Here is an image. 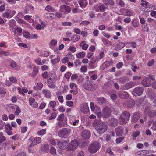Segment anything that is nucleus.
Masks as SVG:
<instances>
[{
    "instance_id": "e2e57ef3",
    "label": "nucleus",
    "mask_w": 156,
    "mask_h": 156,
    "mask_svg": "<svg viewBox=\"0 0 156 156\" xmlns=\"http://www.w3.org/2000/svg\"><path fill=\"white\" fill-rule=\"evenodd\" d=\"M45 26V25H44V26H41V25L38 24L36 26V28L38 30H41L42 28L43 29Z\"/></svg>"
},
{
    "instance_id": "2eb2a0df",
    "label": "nucleus",
    "mask_w": 156,
    "mask_h": 156,
    "mask_svg": "<svg viewBox=\"0 0 156 156\" xmlns=\"http://www.w3.org/2000/svg\"><path fill=\"white\" fill-rule=\"evenodd\" d=\"M141 83L143 86L148 87L151 85V81L149 78L147 77L145 78L142 80Z\"/></svg>"
},
{
    "instance_id": "c03bdc74",
    "label": "nucleus",
    "mask_w": 156,
    "mask_h": 156,
    "mask_svg": "<svg viewBox=\"0 0 156 156\" xmlns=\"http://www.w3.org/2000/svg\"><path fill=\"white\" fill-rule=\"evenodd\" d=\"M10 64L11 67L15 69H16L17 67V65L16 62L13 61L10 62Z\"/></svg>"
},
{
    "instance_id": "ddd939ff",
    "label": "nucleus",
    "mask_w": 156,
    "mask_h": 156,
    "mask_svg": "<svg viewBox=\"0 0 156 156\" xmlns=\"http://www.w3.org/2000/svg\"><path fill=\"white\" fill-rule=\"evenodd\" d=\"M55 73L54 71H51L48 74V78L49 79L47 81L48 84H50L51 82L54 81L55 77Z\"/></svg>"
},
{
    "instance_id": "09e8293b",
    "label": "nucleus",
    "mask_w": 156,
    "mask_h": 156,
    "mask_svg": "<svg viewBox=\"0 0 156 156\" xmlns=\"http://www.w3.org/2000/svg\"><path fill=\"white\" fill-rule=\"evenodd\" d=\"M46 133V130L42 129L40 131L37 132V134L39 135H42L45 134Z\"/></svg>"
},
{
    "instance_id": "a18cd8bd",
    "label": "nucleus",
    "mask_w": 156,
    "mask_h": 156,
    "mask_svg": "<svg viewBox=\"0 0 156 156\" xmlns=\"http://www.w3.org/2000/svg\"><path fill=\"white\" fill-rule=\"evenodd\" d=\"M151 6V5H150L148 2V4H147V6H145V7H144V11L145 12L150 11V9Z\"/></svg>"
},
{
    "instance_id": "69168bd1",
    "label": "nucleus",
    "mask_w": 156,
    "mask_h": 156,
    "mask_svg": "<svg viewBox=\"0 0 156 156\" xmlns=\"http://www.w3.org/2000/svg\"><path fill=\"white\" fill-rule=\"evenodd\" d=\"M123 66V63L122 62H119L116 64V67L118 69L121 68Z\"/></svg>"
},
{
    "instance_id": "49530a36",
    "label": "nucleus",
    "mask_w": 156,
    "mask_h": 156,
    "mask_svg": "<svg viewBox=\"0 0 156 156\" xmlns=\"http://www.w3.org/2000/svg\"><path fill=\"white\" fill-rule=\"evenodd\" d=\"M9 81L13 83H16L17 81L16 78L13 76H12L11 77H10L9 78Z\"/></svg>"
},
{
    "instance_id": "7c9ffc66",
    "label": "nucleus",
    "mask_w": 156,
    "mask_h": 156,
    "mask_svg": "<svg viewBox=\"0 0 156 156\" xmlns=\"http://www.w3.org/2000/svg\"><path fill=\"white\" fill-rule=\"evenodd\" d=\"M102 40L105 45L109 46L112 44V43L110 41L105 38H102Z\"/></svg>"
},
{
    "instance_id": "b1692460",
    "label": "nucleus",
    "mask_w": 156,
    "mask_h": 156,
    "mask_svg": "<svg viewBox=\"0 0 156 156\" xmlns=\"http://www.w3.org/2000/svg\"><path fill=\"white\" fill-rule=\"evenodd\" d=\"M41 141V138L40 137L36 138L33 140L30 145V146H34L35 145L38 144Z\"/></svg>"
},
{
    "instance_id": "cd10ccee",
    "label": "nucleus",
    "mask_w": 156,
    "mask_h": 156,
    "mask_svg": "<svg viewBox=\"0 0 156 156\" xmlns=\"http://www.w3.org/2000/svg\"><path fill=\"white\" fill-rule=\"evenodd\" d=\"M125 44L122 42H119V43L117 44L116 48V49L119 50L123 48L125 46Z\"/></svg>"
},
{
    "instance_id": "37998d69",
    "label": "nucleus",
    "mask_w": 156,
    "mask_h": 156,
    "mask_svg": "<svg viewBox=\"0 0 156 156\" xmlns=\"http://www.w3.org/2000/svg\"><path fill=\"white\" fill-rule=\"evenodd\" d=\"M5 130H12V128L11 126L10 125L9 123H7L5 125Z\"/></svg>"
},
{
    "instance_id": "c9c22d12",
    "label": "nucleus",
    "mask_w": 156,
    "mask_h": 156,
    "mask_svg": "<svg viewBox=\"0 0 156 156\" xmlns=\"http://www.w3.org/2000/svg\"><path fill=\"white\" fill-rule=\"evenodd\" d=\"M3 146L5 148L9 149L11 147V144L9 141L6 142L3 144Z\"/></svg>"
},
{
    "instance_id": "864d4df0",
    "label": "nucleus",
    "mask_w": 156,
    "mask_h": 156,
    "mask_svg": "<svg viewBox=\"0 0 156 156\" xmlns=\"http://www.w3.org/2000/svg\"><path fill=\"white\" fill-rule=\"evenodd\" d=\"M43 84L41 82H39L37 83V87L39 90H41L43 87Z\"/></svg>"
},
{
    "instance_id": "58836bf2",
    "label": "nucleus",
    "mask_w": 156,
    "mask_h": 156,
    "mask_svg": "<svg viewBox=\"0 0 156 156\" xmlns=\"http://www.w3.org/2000/svg\"><path fill=\"white\" fill-rule=\"evenodd\" d=\"M60 58L59 56H57V58L51 60V62L53 64L55 65L57 63L59 62L60 61Z\"/></svg>"
},
{
    "instance_id": "423d86ee",
    "label": "nucleus",
    "mask_w": 156,
    "mask_h": 156,
    "mask_svg": "<svg viewBox=\"0 0 156 156\" xmlns=\"http://www.w3.org/2000/svg\"><path fill=\"white\" fill-rule=\"evenodd\" d=\"M69 143L67 141L62 140L58 141L57 145L59 148L62 149H65L69 147Z\"/></svg>"
},
{
    "instance_id": "4d7b16f0",
    "label": "nucleus",
    "mask_w": 156,
    "mask_h": 156,
    "mask_svg": "<svg viewBox=\"0 0 156 156\" xmlns=\"http://www.w3.org/2000/svg\"><path fill=\"white\" fill-rule=\"evenodd\" d=\"M140 132L139 131H137L135 132L133 134V140H135L136 138L139 135Z\"/></svg>"
},
{
    "instance_id": "13d9d810",
    "label": "nucleus",
    "mask_w": 156,
    "mask_h": 156,
    "mask_svg": "<svg viewBox=\"0 0 156 156\" xmlns=\"http://www.w3.org/2000/svg\"><path fill=\"white\" fill-rule=\"evenodd\" d=\"M48 87L50 88H53L55 86V82L53 81L50 84H48Z\"/></svg>"
},
{
    "instance_id": "7ed1b4c3",
    "label": "nucleus",
    "mask_w": 156,
    "mask_h": 156,
    "mask_svg": "<svg viewBox=\"0 0 156 156\" xmlns=\"http://www.w3.org/2000/svg\"><path fill=\"white\" fill-rule=\"evenodd\" d=\"M100 144L98 141H95L90 145L88 147L89 151L90 152L94 153L97 152L100 149Z\"/></svg>"
},
{
    "instance_id": "c85d7f7f",
    "label": "nucleus",
    "mask_w": 156,
    "mask_h": 156,
    "mask_svg": "<svg viewBox=\"0 0 156 156\" xmlns=\"http://www.w3.org/2000/svg\"><path fill=\"white\" fill-rule=\"evenodd\" d=\"M11 10H6L3 14V16L5 18H9V17L10 18Z\"/></svg>"
},
{
    "instance_id": "052dcab7",
    "label": "nucleus",
    "mask_w": 156,
    "mask_h": 156,
    "mask_svg": "<svg viewBox=\"0 0 156 156\" xmlns=\"http://www.w3.org/2000/svg\"><path fill=\"white\" fill-rule=\"evenodd\" d=\"M98 59V58L97 56H93L91 58L90 62L95 63Z\"/></svg>"
},
{
    "instance_id": "a211bd4d",
    "label": "nucleus",
    "mask_w": 156,
    "mask_h": 156,
    "mask_svg": "<svg viewBox=\"0 0 156 156\" xmlns=\"http://www.w3.org/2000/svg\"><path fill=\"white\" fill-rule=\"evenodd\" d=\"M135 85V83L133 82H129L123 85L122 87V88L124 90H127L132 87L134 86Z\"/></svg>"
},
{
    "instance_id": "bf43d9fd",
    "label": "nucleus",
    "mask_w": 156,
    "mask_h": 156,
    "mask_svg": "<svg viewBox=\"0 0 156 156\" xmlns=\"http://www.w3.org/2000/svg\"><path fill=\"white\" fill-rule=\"evenodd\" d=\"M106 152L109 154L110 156H114V154L113 152L112 151L111 149V148H108Z\"/></svg>"
},
{
    "instance_id": "0e129e2a",
    "label": "nucleus",
    "mask_w": 156,
    "mask_h": 156,
    "mask_svg": "<svg viewBox=\"0 0 156 156\" xmlns=\"http://www.w3.org/2000/svg\"><path fill=\"white\" fill-rule=\"evenodd\" d=\"M61 122L62 123L63 125L65 126L67 125V119L66 117H65L61 121Z\"/></svg>"
},
{
    "instance_id": "4468645a",
    "label": "nucleus",
    "mask_w": 156,
    "mask_h": 156,
    "mask_svg": "<svg viewBox=\"0 0 156 156\" xmlns=\"http://www.w3.org/2000/svg\"><path fill=\"white\" fill-rule=\"evenodd\" d=\"M60 10L65 14L69 13L71 10L70 6L66 5H61L60 7Z\"/></svg>"
},
{
    "instance_id": "f704fd0d",
    "label": "nucleus",
    "mask_w": 156,
    "mask_h": 156,
    "mask_svg": "<svg viewBox=\"0 0 156 156\" xmlns=\"http://www.w3.org/2000/svg\"><path fill=\"white\" fill-rule=\"evenodd\" d=\"M45 10L48 12H54L55 9L52 7L48 5H47L45 8Z\"/></svg>"
},
{
    "instance_id": "5fc2aeb1",
    "label": "nucleus",
    "mask_w": 156,
    "mask_h": 156,
    "mask_svg": "<svg viewBox=\"0 0 156 156\" xmlns=\"http://www.w3.org/2000/svg\"><path fill=\"white\" fill-rule=\"evenodd\" d=\"M50 153L53 155H54L56 154V150L53 147H51L50 150Z\"/></svg>"
},
{
    "instance_id": "0eeeda50",
    "label": "nucleus",
    "mask_w": 156,
    "mask_h": 156,
    "mask_svg": "<svg viewBox=\"0 0 156 156\" xmlns=\"http://www.w3.org/2000/svg\"><path fill=\"white\" fill-rule=\"evenodd\" d=\"M145 112V114H147L150 117H153L156 115V111L151 110V108L149 106L146 107Z\"/></svg>"
},
{
    "instance_id": "393cba45",
    "label": "nucleus",
    "mask_w": 156,
    "mask_h": 156,
    "mask_svg": "<svg viewBox=\"0 0 156 156\" xmlns=\"http://www.w3.org/2000/svg\"><path fill=\"white\" fill-rule=\"evenodd\" d=\"M78 3L82 8H85L87 4V0H79Z\"/></svg>"
},
{
    "instance_id": "bb28decb",
    "label": "nucleus",
    "mask_w": 156,
    "mask_h": 156,
    "mask_svg": "<svg viewBox=\"0 0 156 156\" xmlns=\"http://www.w3.org/2000/svg\"><path fill=\"white\" fill-rule=\"evenodd\" d=\"M43 94L45 95L46 98H50L51 96V92L47 90L43 89L42 90Z\"/></svg>"
},
{
    "instance_id": "c756f323",
    "label": "nucleus",
    "mask_w": 156,
    "mask_h": 156,
    "mask_svg": "<svg viewBox=\"0 0 156 156\" xmlns=\"http://www.w3.org/2000/svg\"><path fill=\"white\" fill-rule=\"evenodd\" d=\"M45 16L47 18L53 19L55 17V15L53 13H48L45 15Z\"/></svg>"
},
{
    "instance_id": "5701e85b",
    "label": "nucleus",
    "mask_w": 156,
    "mask_h": 156,
    "mask_svg": "<svg viewBox=\"0 0 156 156\" xmlns=\"http://www.w3.org/2000/svg\"><path fill=\"white\" fill-rule=\"evenodd\" d=\"M124 104L128 107H131L134 105V101L133 100H130L129 101H126L124 102Z\"/></svg>"
},
{
    "instance_id": "473e14b6",
    "label": "nucleus",
    "mask_w": 156,
    "mask_h": 156,
    "mask_svg": "<svg viewBox=\"0 0 156 156\" xmlns=\"http://www.w3.org/2000/svg\"><path fill=\"white\" fill-rule=\"evenodd\" d=\"M39 69V68L38 67L36 66L33 68V72L32 73V75L33 76H35L38 73Z\"/></svg>"
},
{
    "instance_id": "412c9836",
    "label": "nucleus",
    "mask_w": 156,
    "mask_h": 156,
    "mask_svg": "<svg viewBox=\"0 0 156 156\" xmlns=\"http://www.w3.org/2000/svg\"><path fill=\"white\" fill-rule=\"evenodd\" d=\"M82 136L84 139H88L90 136V132L87 130H84L82 133Z\"/></svg>"
},
{
    "instance_id": "a19ab883",
    "label": "nucleus",
    "mask_w": 156,
    "mask_h": 156,
    "mask_svg": "<svg viewBox=\"0 0 156 156\" xmlns=\"http://www.w3.org/2000/svg\"><path fill=\"white\" fill-rule=\"evenodd\" d=\"M98 103L101 104H103L105 102L106 99L103 97H101L98 100Z\"/></svg>"
},
{
    "instance_id": "de8ad7c7",
    "label": "nucleus",
    "mask_w": 156,
    "mask_h": 156,
    "mask_svg": "<svg viewBox=\"0 0 156 156\" xmlns=\"http://www.w3.org/2000/svg\"><path fill=\"white\" fill-rule=\"evenodd\" d=\"M56 114L55 112H53L51 114V116L49 117V120H52L53 119H55L56 118Z\"/></svg>"
},
{
    "instance_id": "6e6d98bb",
    "label": "nucleus",
    "mask_w": 156,
    "mask_h": 156,
    "mask_svg": "<svg viewBox=\"0 0 156 156\" xmlns=\"http://www.w3.org/2000/svg\"><path fill=\"white\" fill-rule=\"evenodd\" d=\"M65 117L64 114H61L58 117L57 119L58 121H61Z\"/></svg>"
},
{
    "instance_id": "20e7f679",
    "label": "nucleus",
    "mask_w": 156,
    "mask_h": 156,
    "mask_svg": "<svg viewBox=\"0 0 156 156\" xmlns=\"http://www.w3.org/2000/svg\"><path fill=\"white\" fill-rule=\"evenodd\" d=\"M130 117L129 113L125 111L123 112L119 118V121L121 124H125L129 121Z\"/></svg>"
},
{
    "instance_id": "1a4fd4ad",
    "label": "nucleus",
    "mask_w": 156,
    "mask_h": 156,
    "mask_svg": "<svg viewBox=\"0 0 156 156\" xmlns=\"http://www.w3.org/2000/svg\"><path fill=\"white\" fill-rule=\"evenodd\" d=\"M78 146L77 141L76 140H72L69 143V149L70 150L74 151L76 149Z\"/></svg>"
},
{
    "instance_id": "aec40b11",
    "label": "nucleus",
    "mask_w": 156,
    "mask_h": 156,
    "mask_svg": "<svg viewBox=\"0 0 156 156\" xmlns=\"http://www.w3.org/2000/svg\"><path fill=\"white\" fill-rule=\"evenodd\" d=\"M118 96L120 98L126 99L129 97L128 93L126 91H120L118 93Z\"/></svg>"
},
{
    "instance_id": "ea45409f",
    "label": "nucleus",
    "mask_w": 156,
    "mask_h": 156,
    "mask_svg": "<svg viewBox=\"0 0 156 156\" xmlns=\"http://www.w3.org/2000/svg\"><path fill=\"white\" fill-rule=\"evenodd\" d=\"M103 1L104 3H105V5H113L114 4V2L113 0H103Z\"/></svg>"
},
{
    "instance_id": "774afa93",
    "label": "nucleus",
    "mask_w": 156,
    "mask_h": 156,
    "mask_svg": "<svg viewBox=\"0 0 156 156\" xmlns=\"http://www.w3.org/2000/svg\"><path fill=\"white\" fill-rule=\"evenodd\" d=\"M57 41L55 40H52L51 41V44L52 46H55L57 44Z\"/></svg>"
},
{
    "instance_id": "603ef678",
    "label": "nucleus",
    "mask_w": 156,
    "mask_h": 156,
    "mask_svg": "<svg viewBox=\"0 0 156 156\" xmlns=\"http://www.w3.org/2000/svg\"><path fill=\"white\" fill-rule=\"evenodd\" d=\"M16 111L15 112V115H18L21 112V110L20 109L19 107L16 105Z\"/></svg>"
},
{
    "instance_id": "3c124183",
    "label": "nucleus",
    "mask_w": 156,
    "mask_h": 156,
    "mask_svg": "<svg viewBox=\"0 0 156 156\" xmlns=\"http://www.w3.org/2000/svg\"><path fill=\"white\" fill-rule=\"evenodd\" d=\"M124 139V138L123 136H121L118 138H117L115 140L116 142L117 143H119L123 141Z\"/></svg>"
},
{
    "instance_id": "6e6552de",
    "label": "nucleus",
    "mask_w": 156,
    "mask_h": 156,
    "mask_svg": "<svg viewBox=\"0 0 156 156\" xmlns=\"http://www.w3.org/2000/svg\"><path fill=\"white\" fill-rule=\"evenodd\" d=\"M144 88L142 87H137L135 88L133 90V94L135 95H141L144 91Z\"/></svg>"
},
{
    "instance_id": "f03ea898",
    "label": "nucleus",
    "mask_w": 156,
    "mask_h": 156,
    "mask_svg": "<svg viewBox=\"0 0 156 156\" xmlns=\"http://www.w3.org/2000/svg\"><path fill=\"white\" fill-rule=\"evenodd\" d=\"M71 130L69 128H62L58 132V136L61 138H66L70 134Z\"/></svg>"
},
{
    "instance_id": "f3484780",
    "label": "nucleus",
    "mask_w": 156,
    "mask_h": 156,
    "mask_svg": "<svg viewBox=\"0 0 156 156\" xmlns=\"http://www.w3.org/2000/svg\"><path fill=\"white\" fill-rule=\"evenodd\" d=\"M115 132L118 136H122L124 132L123 128L121 126H119L115 128Z\"/></svg>"
},
{
    "instance_id": "338daca9",
    "label": "nucleus",
    "mask_w": 156,
    "mask_h": 156,
    "mask_svg": "<svg viewBox=\"0 0 156 156\" xmlns=\"http://www.w3.org/2000/svg\"><path fill=\"white\" fill-rule=\"evenodd\" d=\"M35 61L38 65H42V64L41 62V59L40 58L36 59L35 60Z\"/></svg>"
},
{
    "instance_id": "f257e3e1",
    "label": "nucleus",
    "mask_w": 156,
    "mask_h": 156,
    "mask_svg": "<svg viewBox=\"0 0 156 156\" xmlns=\"http://www.w3.org/2000/svg\"><path fill=\"white\" fill-rule=\"evenodd\" d=\"M101 122V121L99 119H95L93 123L94 126H97L95 129L99 134L103 133L108 128V125L106 123Z\"/></svg>"
},
{
    "instance_id": "a878e982",
    "label": "nucleus",
    "mask_w": 156,
    "mask_h": 156,
    "mask_svg": "<svg viewBox=\"0 0 156 156\" xmlns=\"http://www.w3.org/2000/svg\"><path fill=\"white\" fill-rule=\"evenodd\" d=\"M117 80L118 82H120L122 84H124L129 81L128 78L126 76L120 77Z\"/></svg>"
},
{
    "instance_id": "f8f14e48",
    "label": "nucleus",
    "mask_w": 156,
    "mask_h": 156,
    "mask_svg": "<svg viewBox=\"0 0 156 156\" xmlns=\"http://www.w3.org/2000/svg\"><path fill=\"white\" fill-rule=\"evenodd\" d=\"M81 111L83 113H87L89 111V108L87 103H84L81 105L80 107Z\"/></svg>"
},
{
    "instance_id": "4c0bfd02",
    "label": "nucleus",
    "mask_w": 156,
    "mask_h": 156,
    "mask_svg": "<svg viewBox=\"0 0 156 156\" xmlns=\"http://www.w3.org/2000/svg\"><path fill=\"white\" fill-rule=\"evenodd\" d=\"M132 23L133 25L135 27H138L139 24L138 21L135 19H134L132 21Z\"/></svg>"
},
{
    "instance_id": "680f3d73",
    "label": "nucleus",
    "mask_w": 156,
    "mask_h": 156,
    "mask_svg": "<svg viewBox=\"0 0 156 156\" xmlns=\"http://www.w3.org/2000/svg\"><path fill=\"white\" fill-rule=\"evenodd\" d=\"M69 58L68 57H66L63 58L62 60V63L64 64L68 62Z\"/></svg>"
},
{
    "instance_id": "8fccbe9b",
    "label": "nucleus",
    "mask_w": 156,
    "mask_h": 156,
    "mask_svg": "<svg viewBox=\"0 0 156 156\" xmlns=\"http://www.w3.org/2000/svg\"><path fill=\"white\" fill-rule=\"evenodd\" d=\"M23 35L26 38H30V34L27 31H24L23 33Z\"/></svg>"
},
{
    "instance_id": "4be33fe9",
    "label": "nucleus",
    "mask_w": 156,
    "mask_h": 156,
    "mask_svg": "<svg viewBox=\"0 0 156 156\" xmlns=\"http://www.w3.org/2000/svg\"><path fill=\"white\" fill-rule=\"evenodd\" d=\"M40 149L44 152H47L49 151L48 146L47 144H44L41 145Z\"/></svg>"
},
{
    "instance_id": "e433bc0d",
    "label": "nucleus",
    "mask_w": 156,
    "mask_h": 156,
    "mask_svg": "<svg viewBox=\"0 0 156 156\" xmlns=\"http://www.w3.org/2000/svg\"><path fill=\"white\" fill-rule=\"evenodd\" d=\"M80 38L79 36L77 35H75L71 37V40L73 42H75L78 41Z\"/></svg>"
},
{
    "instance_id": "9b49d317",
    "label": "nucleus",
    "mask_w": 156,
    "mask_h": 156,
    "mask_svg": "<svg viewBox=\"0 0 156 156\" xmlns=\"http://www.w3.org/2000/svg\"><path fill=\"white\" fill-rule=\"evenodd\" d=\"M118 123V120L116 118H112L109 119L108 125L112 127H115L117 125Z\"/></svg>"
},
{
    "instance_id": "72a5a7b5",
    "label": "nucleus",
    "mask_w": 156,
    "mask_h": 156,
    "mask_svg": "<svg viewBox=\"0 0 156 156\" xmlns=\"http://www.w3.org/2000/svg\"><path fill=\"white\" fill-rule=\"evenodd\" d=\"M49 104L50 106L52 108L53 111H55L56 110L55 109V107L56 105L55 101H51L49 102Z\"/></svg>"
},
{
    "instance_id": "9d476101",
    "label": "nucleus",
    "mask_w": 156,
    "mask_h": 156,
    "mask_svg": "<svg viewBox=\"0 0 156 156\" xmlns=\"http://www.w3.org/2000/svg\"><path fill=\"white\" fill-rule=\"evenodd\" d=\"M98 87V85L96 83H90L85 86V88L89 90H96Z\"/></svg>"
},
{
    "instance_id": "2f4dec72",
    "label": "nucleus",
    "mask_w": 156,
    "mask_h": 156,
    "mask_svg": "<svg viewBox=\"0 0 156 156\" xmlns=\"http://www.w3.org/2000/svg\"><path fill=\"white\" fill-rule=\"evenodd\" d=\"M98 7L100 11V12H104L105 10V9L107 8V7L105 4L100 5L98 6Z\"/></svg>"
},
{
    "instance_id": "dca6fc26",
    "label": "nucleus",
    "mask_w": 156,
    "mask_h": 156,
    "mask_svg": "<svg viewBox=\"0 0 156 156\" xmlns=\"http://www.w3.org/2000/svg\"><path fill=\"white\" fill-rule=\"evenodd\" d=\"M30 105L34 108H37L38 107V103L35 102V99L33 98H30L29 99Z\"/></svg>"
},
{
    "instance_id": "39448f33",
    "label": "nucleus",
    "mask_w": 156,
    "mask_h": 156,
    "mask_svg": "<svg viewBox=\"0 0 156 156\" xmlns=\"http://www.w3.org/2000/svg\"><path fill=\"white\" fill-rule=\"evenodd\" d=\"M111 110L109 107H105L103 108L102 112V115L105 118H108L111 114Z\"/></svg>"
},
{
    "instance_id": "6ab92c4d",
    "label": "nucleus",
    "mask_w": 156,
    "mask_h": 156,
    "mask_svg": "<svg viewBox=\"0 0 156 156\" xmlns=\"http://www.w3.org/2000/svg\"><path fill=\"white\" fill-rule=\"evenodd\" d=\"M140 114L137 112H134L132 117V121L134 123L136 122L140 118Z\"/></svg>"
},
{
    "instance_id": "79ce46f5",
    "label": "nucleus",
    "mask_w": 156,
    "mask_h": 156,
    "mask_svg": "<svg viewBox=\"0 0 156 156\" xmlns=\"http://www.w3.org/2000/svg\"><path fill=\"white\" fill-rule=\"evenodd\" d=\"M76 56L78 58H82L85 57V54L84 52H81L77 54Z\"/></svg>"
}]
</instances>
